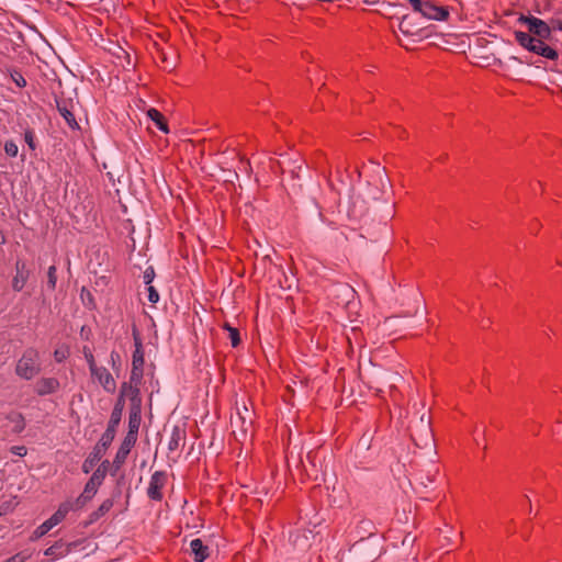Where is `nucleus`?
<instances>
[{
    "mask_svg": "<svg viewBox=\"0 0 562 562\" xmlns=\"http://www.w3.org/2000/svg\"><path fill=\"white\" fill-rule=\"evenodd\" d=\"M111 463L109 460H103L97 470L92 473L91 477L103 483L106 473L110 471Z\"/></svg>",
    "mask_w": 562,
    "mask_h": 562,
    "instance_id": "obj_23",
    "label": "nucleus"
},
{
    "mask_svg": "<svg viewBox=\"0 0 562 562\" xmlns=\"http://www.w3.org/2000/svg\"><path fill=\"white\" fill-rule=\"evenodd\" d=\"M60 387V383L56 378H41L34 385V392L40 396L56 393Z\"/></svg>",
    "mask_w": 562,
    "mask_h": 562,
    "instance_id": "obj_12",
    "label": "nucleus"
},
{
    "mask_svg": "<svg viewBox=\"0 0 562 562\" xmlns=\"http://www.w3.org/2000/svg\"><path fill=\"white\" fill-rule=\"evenodd\" d=\"M411 437L415 445L420 448L431 447L435 443L431 424H417V427L411 430Z\"/></svg>",
    "mask_w": 562,
    "mask_h": 562,
    "instance_id": "obj_6",
    "label": "nucleus"
},
{
    "mask_svg": "<svg viewBox=\"0 0 562 562\" xmlns=\"http://www.w3.org/2000/svg\"><path fill=\"white\" fill-rule=\"evenodd\" d=\"M418 13H420L424 18L437 21H446L450 15L447 7L437 5L435 2L429 0L424 1Z\"/></svg>",
    "mask_w": 562,
    "mask_h": 562,
    "instance_id": "obj_9",
    "label": "nucleus"
},
{
    "mask_svg": "<svg viewBox=\"0 0 562 562\" xmlns=\"http://www.w3.org/2000/svg\"><path fill=\"white\" fill-rule=\"evenodd\" d=\"M190 553L195 562H203L209 557V548L203 544L201 539L196 538L190 541Z\"/></svg>",
    "mask_w": 562,
    "mask_h": 562,
    "instance_id": "obj_16",
    "label": "nucleus"
},
{
    "mask_svg": "<svg viewBox=\"0 0 562 562\" xmlns=\"http://www.w3.org/2000/svg\"><path fill=\"white\" fill-rule=\"evenodd\" d=\"M128 405V422H140L142 416V396L139 387L124 382L120 390V395L111 414L110 422H121L125 404Z\"/></svg>",
    "mask_w": 562,
    "mask_h": 562,
    "instance_id": "obj_1",
    "label": "nucleus"
},
{
    "mask_svg": "<svg viewBox=\"0 0 562 562\" xmlns=\"http://www.w3.org/2000/svg\"><path fill=\"white\" fill-rule=\"evenodd\" d=\"M413 416L412 418L415 419V418H419V422L420 423H424V422H432V419L436 417L432 413H431V409L430 408H426L425 404L424 403H419V408H417V405L414 404L413 405Z\"/></svg>",
    "mask_w": 562,
    "mask_h": 562,
    "instance_id": "obj_20",
    "label": "nucleus"
},
{
    "mask_svg": "<svg viewBox=\"0 0 562 562\" xmlns=\"http://www.w3.org/2000/svg\"><path fill=\"white\" fill-rule=\"evenodd\" d=\"M147 116L156 124L157 128L165 133L169 132L167 119L160 111L155 108H150L147 111Z\"/></svg>",
    "mask_w": 562,
    "mask_h": 562,
    "instance_id": "obj_19",
    "label": "nucleus"
},
{
    "mask_svg": "<svg viewBox=\"0 0 562 562\" xmlns=\"http://www.w3.org/2000/svg\"><path fill=\"white\" fill-rule=\"evenodd\" d=\"M11 79L19 88H24L26 86L24 76L18 70H13L11 72Z\"/></svg>",
    "mask_w": 562,
    "mask_h": 562,
    "instance_id": "obj_33",
    "label": "nucleus"
},
{
    "mask_svg": "<svg viewBox=\"0 0 562 562\" xmlns=\"http://www.w3.org/2000/svg\"><path fill=\"white\" fill-rule=\"evenodd\" d=\"M113 507V501L111 498H106L102 502V504L90 514V521H97L102 516H104L111 508Z\"/></svg>",
    "mask_w": 562,
    "mask_h": 562,
    "instance_id": "obj_22",
    "label": "nucleus"
},
{
    "mask_svg": "<svg viewBox=\"0 0 562 562\" xmlns=\"http://www.w3.org/2000/svg\"><path fill=\"white\" fill-rule=\"evenodd\" d=\"M438 473V470H436L434 473H428L425 477L420 475L418 480V484L423 487H427L428 483L434 482L435 475Z\"/></svg>",
    "mask_w": 562,
    "mask_h": 562,
    "instance_id": "obj_35",
    "label": "nucleus"
},
{
    "mask_svg": "<svg viewBox=\"0 0 562 562\" xmlns=\"http://www.w3.org/2000/svg\"><path fill=\"white\" fill-rule=\"evenodd\" d=\"M24 561H25V557L22 553H16L3 562H24Z\"/></svg>",
    "mask_w": 562,
    "mask_h": 562,
    "instance_id": "obj_41",
    "label": "nucleus"
},
{
    "mask_svg": "<svg viewBox=\"0 0 562 562\" xmlns=\"http://www.w3.org/2000/svg\"><path fill=\"white\" fill-rule=\"evenodd\" d=\"M57 283V269L55 266H50L47 271V288L50 291L56 289Z\"/></svg>",
    "mask_w": 562,
    "mask_h": 562,
    "instance_id": "obj_28",
    "label": "nucleus"
},
{
    "mask_svg": "<svg viewBox=\"0 0 562 562\" xmlns=\"http://www.w3.org/2000/svg\"><path fill=\"white\" fill-rule=\"evenodd\" d=\"M238 425H239V427H240V431H243L244 437H246V431H247V430H244V429H243L244 424H238Z\"/></svg>",
    "mask_w": 562,
    "mask_h": 562,
    "instance_id": "obj_47",
    "label": "nucleus"
},
{
    "mask_svg": "<svg viewBox=\"0 0 562 562\" xmlns=\"http://www.w3.org/2000/svg\"><path fill=\"white\" fill-rule=\"evenodd\" d=\"M550 26H551V30L562 31V20L558 19V18L551 19Z\"/></svg>",
    "mask_w": 562,
    "mask_h": 562,
    "instance_id": "obj_40",
    "label": "nucleus"
},
{
    "mask_svg": "<svg viewBox=\"0 0 562 562\" xmlns=\"http://www.w3.org/2000/svg\"><path fill=\"white\" fill-rule=\"evenodd\" d=\"M125 461H120L119 462V459H117V456H115L114 460H113V463L111 464L110 467V471H111V474L112 475H115L116 472L120 470V468L122 467V464L124 463Z\"/></svg>",
    "mask_w": 562,
    "mask_h": 562,
    "instance_id": "obj_39",
    "label": "nucleus"
},
{
    "mask_svg": "<svg viewBox=\"0 0 562 562\" xmlns=\"http://www.w3.org/2000/svg\"><path fill=\"white\" fill-rule=\"evenodd\" d=\"M15 270H16V274L14 276L13 280H12V288L14 291L16 292H20L27 279H29V270L26 269V263L22 260H18L15 262Z\"/></svg>",
    "mask_w": 562,
    "mask_h": 562,
    "instance_id": "obj_14",
    "label": "nucleus"
},
{
    "mask_svg": "<svg viewBox=\"0 0 562 562\" xmlns=\"http://www.w3.org/2000/svg\"><path fill=\"white\" fill-rule=\"evenodd\" d=\"M546 40L547 38H535V43H532L531 47H529V52L551 60L558 59V52L553 47L546 44Z\"/></svg>",
    "mask_w": 562,
    "mask_h": 562,
    "instance_id": "obj_13",
    "label": "nucleus"
},
{
    "mask_svg": "<svg viewBox=\"0 0 562 562\" xmlns=\"http://www.w3.org/2000/svg\"><path fill=\"white\" fill-rule=\"evenodd\" d=\"M91 376L95 379L109 393H114L116 390V382L110 371L104 367H97L90 371Z\"/></svg>",
    "mask_w": 562,
    "mask_h": 562,
    "instance_id": "obj_10",
    "label": "nucleus"
},
{
    "mask_svg": "<svg viewBox=\"0 0 562 562\" xmlns=\"http://www.w3.org/2000/svg\"><path fill=\"white\" fill-rule=\"evenodd\" d=\"M558 95H562V88L559 89V91L557 92Z\"/></svg>",
    "mask_w": 562,
    "mask_h": 562,
    "instance_id": "obj_48",
    "label": "nucleus"
},
{
    "mask_svg": "<svg viewBox=\"0 0 562 562\" xmlns=\"http://www.w3.org/2000/svg\"><path fill=\"white\" fill-rule=\"evenodd\" d=\"M414 541V538H411L408 535L403 539V544H408Z\"/></svg>",
    "mask_w": 562,
    "mask_h": 562,
    "instance_id": "obj_44",
    "label": "nucleus"
},
{
    "mask_svg": "<svg viewBox=\"0 0 562 562\" xmlns=\"http://www.w3.org/2000/svg\"><path fill=\"white\" fill-rule=\"evenodd\" d=\"M561 391H562V387H561Z\"/></svg>",
    "mask_w": 562,
    "mask_h": 562,
    "instance_id": "obj_50",
    "label": "nucleus"
},
{
    "mask_svg": "<svg viewBox=\"0 0 562 562\" xmlns=\"http://www.w3.org/2000/svg\"><path fill=\"white\" fill-rule=\"evenodd\" d=\"M238 415H239V418L241 422H245L247 419V416L241 415L239 412H238Z\"/></svg>",
    "mask_w": 562,
    "mask_h": 562,
    "instance_id": "obj_46",
    "label": "nucleus"
},
{
    "mask_svg": "<svg viewBox=\"0 0 562 562\" xmlns=\"http://www.w3.org/2000/svg\"><path fill=\"white\" fill-rule=\"evenodd\" d=\"M4 151L9 157H15L19 153L18 145L13 140H7L4 143Z\"/></svg>",
    "mask_w": 562,
    "mask_h": 562,
    "instance_id": "obj_32",
    "label": "nucleus"
},
{
    "mask_svg": "<svg viewBox=\"0 0 562 562\" xmlns=\"http://www.w3.org/2000/svg\"><path fill=\"white\" fill-rule=\"evenodd\" d=\"M70 552L69 544L64 543L61 540L56 541L53 546L48 547L44 554L54 559L63 558Z\"/></svg>",
    "mask_w": 562,
    "mask_h": 562,
    "instance_id": "obj_18",
    "label": "nucleus"
},
{
    "mask_svg": "<svg viewBox=\"0 0 562 562\" xmlns=\"http://www.w3.org/2000/svg\"><path fill=\"white\" fill-rule=\"evenodd\" d=\"M223 329L228 331V337L231 339L232 346L234 348L239 346L241 341L239 330L236 327L231 326L229 323H224Z\"/></svg>",
    "mask_w": 562,
    "mask_h": 562,
    "instance_id": "obj_25",
    "label": "nucleus"
},
{
    "mask_svg": "<svg viewBox=\"0 0 562 562\" xmlns=\"http://www.w3.org/2000/svg\"><path fill=\"white\" fill-rule=\"evenodd\" d=\"M139 425L140 424H128V431L116 452L119 462L126 460L127 456L131 452V449L136 443Z\"/></svg>",
    "mask_w": 562,
    "mask_h": 562,
    "instance_id": "obj_8",
    "label": "nucleus"
},
{
    "mask_svg": "<svg viewBox=\"0 0 562 562\" xmlns=\"http://www.w3.org/2000/svg\"><path fill=\"white\" fill-rule=\"evenodd\" d=\"M10 451L19 457H24L27 453V450L24 446H13Z\"/></svg>",
    "mask_w": 562,
    "mask_h": 562,
    "instance_id": "obj_38",
    "label": "nucleus"
},
{
    "mask_svg": "<svg viewBox=\"0 0 562 562\" xmlns=\"http://www.w3.org/2000/svg\"><path fill=\"white\" fill-rule=\"evenodd\" d=\"M60 521L59 518H56V515L53 514L47 520H45L42 525H40L33 532L32 539H40L45 536L50 529L57 526Z\"/></svg>",
    "mask_w": 562,
    "mask_h": 562,
    "instance_id": "obj_17",
    "label": "nucleus"
},
{
    "mask_svg": "<svg viewBox=\"0 0 562 562\" xmlns=\"http://www.w3.org/2000/svg\"><path fill=\"white\" fill-rule=\"evenodd\" d=\"M186 442V428L184 424L179 425L176 424L171 431V438L168 443V449L170 451L177 450L180 446H183Z\"/></svg>",
    "mask_w": 562,
    "mask_h": 562,
    "instance_id": "obj_15",
    "label": "nucleus"
},
{
    "mask_svg": "<svg viewBox=\"0 0 562 562\" xmlns=\"http://www.w3.org/2000/svg\"><path fill=\"white\" fill-rule=\"evenodd\" d=\"M7 239H5V235L4 233L0 229V245L2 244H5Z\"/></svg>",
    "mask_w": 562,
    "mask_h": 562,
    "instance_id": "obj_45",
    "label": "nucleus"
},
{
    "mask_svg": "<svg viewBox=\"0 0 562 562\" xmlns=\"http://www.w3.org/2000/svg\"><path fill=\"white\" fill-rule=\"evenodd\" d=\"M82 353L88 362L90 371L98 367L94 360V356L88 346H83Z\"/></svg>",
    "mask_w": 562,
    "mask_h": 562,
    "instance_id": "obj_29",
    "label": "nucleus"
},
{
    "mask_svg": "<svg viewBox=\"0 0 562 562\" xmlns=\"http://www.w3.org/2000/svg\"><path fill=\"white\" fill-rule=\"evenodd\" d=\"M56 108L59 114L65 119L67 125L71 130H79L80 126L74 114V102L71 99H66L63 97H56Z\"/></svg>",
    "mask_w": 562,
    "mask_h": 562,
    "instance_id": "obj_7",
    "label": "nucleus"
},
{
    "mask_svg": "<svg viewBox=\"0 0 562 562\" xmlns=\"http://www.w3.org/2000/svg\"><path fill=\"white\" fill-rule=\"evenodd\" d=\"M41 370L42 367L38 350L34 347H27L16 362V375L24 380H32L41 372Z\"/></svg>",
    "mask_w": 562,
    "mask_h": 562,
    "instance_id": "obj_2",
    "label": "nucleus"
},
{
    "mask_svg": "<svg viewBox=\"0 0 562 562\" xmlns=\"http://www.w3.org/2000/svg\"><path fill=\"white\" fill-rule=\"evenodd\" d=\"M158 53H159V58L161 59V63H166L167 61L166 54L160 49L158 50Z\"/></svg>",
    "mask_w": 562,
    "mask_h": 562,
    "instance_id": "obj_43",
    "label": "nucleus"
},
{
    "mask_svg": "<svg viewBox=\"0 0 562 562\" xmlns=\"http://www.w3.org/2000/svg\"><path fill=\"white\" fill-rule=\"evenodd\" d=\"M519 22L528 25V31L536 38H550L551 36V26L547 22L542 21L532 15H524L521 14L518 19Z\"/></svg>",
    "mask_w": 562,
    "mask_h": 562,
    "instance_id": "obj_5",
    "label": "nucleus"
},
{
    "mask_svg": "<svg viewBox=\"0 0 562 562\" xmlns=\"http://www.w3.org/2000/svg\"><path fill=\"white\" fill-rule=\"evenodd\" d=\"M71 510H77L72 499H67L64 503H61L58 507V509L54 513L56 515V518H59L60 521L65 519L67 514Z\"/></svg>",
    "mask_w": 562,
    "mask_h": 562,
    "instance_id": "obj_24",
    "label": "nucleus"
},
{
    "mask_svg": "<svg viewBox=\"0 0 562 562\" xmlns=\"http://www.w3.org/2000/svg\"><path fill=\"white\" fill-rule=\"evenodd\" d=\"M516 42L524 48L529 50V47H531L532 43H535V36L528 31L521 32V31H515L514 33Z\"/></svg>",
    "mask_w": 562,
    "mask_h": 562,
    "instance_id": "obj_21",
    "label": "nucleus"
},
{
    "mask_svg": "<svg viewBox=\"0 0 562 562\" xmlns=\"http://www.w3.org/2000/svg\"><path fill=\"white\" fill-rule=\"evenodd\" d=\"M409 414H411L409 412H406L404 415L402 408L395 407L394 412H392V411L390 412V420L392 422L393 419L401 420L403 418H408Z\"/></svg>",
    "mask_w": 562,
    "mask_h": 562,
    "instance_id": "obj_34",
    "label": "nucleus"
},
{
    "mask_svg": "<svg viewBox=\"0 0 562 562\" xmlns=\"http://www.w3.org/2000/svg\"><path fill=\"white\" fill-rule=\"evenodd\" d=\"M133 339H134V346L135 350L132 356V370H131V376L130 382L127 384H132L136 387L142 382L143 374H144V349H143V342L139 335V331L136 327L133 328Z\"/></svg>",
    "mask_w": 562,
    "mask_h": 562,
    "instance_id": "obj_4",
    "label": "nucleus"
},
{
    "mask_svg": "<svg viewBox=\"0 0 562 562\" xmlns=\"http://www.w3.org/2000/svg\"><path fill=\"white\" fill-rule=\"evenodd\" d=\"M115 359H120V355L116 351L111 352V360L113 364L115 363Z\"/></svg>",
    "mask_w": 562,
    "mask_h": 562,
    "instance_id": "obj_42",
    "label": "nucleus"
},
{
    "mask_svg": "<svg viewBox=\"0 0 562 562\" xmlns=\"http://www.w3.org/2000/svg\"><path fill=\"white\" fill-rule=\"evenodd\" d=\"M22 427H19L18 429H15V432H21L22 431Z\"/></svg>",
    "mask_w": 562,
    "mask_h": 562,
    "instance_id": "obj_49",
    "label": "nucleus"
},
{
    "mask_svg": "<svg viewBox=\"0 0 562 562\" xmlns=\"http://www.w3.org/2000/svg\"><path fill=\"white\" fill-rule=\"evenodd\" d=\"M147 291H148V301L153 304H156L159 301L158 291L150 284L148 285Z\"/></svg>",
    "mask_w": 562,
    "mask_h": 562,
    "instance_id": "obj_36",
    "label": "nucleus"
},
{
    "mask_svg": "<svg viewBox=\"0 0 562 562\" xmlns=\"http://www.w3.org/2000/svg\"><path fill=\"white\" fill-rule=\"evenodd\" d=\"M166 484V473L162 471H156L149 481V485L147 488V495L150 499L161 501L162 493L161 490Z\"/></svg>",
    "mask_w": 562,
    "mask_h": 562,
    "instance_id": "obj_11",
    "label": "nucleus"
},
{
    "mask_svg": "<svg viewBox=\"0 0 562 562\" xmlns=\"http://www.w3.org/2000/svg\"><path fill=\"white\" fill-rule=\"evenodd\" d=\"M115 425L110 424L106 430L101 436L100 440L93 447V450L89 453L87 459L82 463L83 473H89L92 471L94 465L102 459L106 449L111 446L114 437H115Z\"/></svg>",
    "mask_w": 562,
    "mask_h": 562,
    "instance_id": "obj_3",
    "label": "nucleus"
},
{
    "mask_svg": "<svg viewBox=\"0 0 562 562\" xmlns=\"http://www.w3.org/2000/svg\"><path fill=\"white\" fill-rule=\"evenodd\" d=\"M91 499L92 498L89 495L82 492L77 498L72 499V502L76 509L78 510L85 507L87 503L90 502Z\"/></svg>",
    "mask_w": 562,
    "mask_h": 562,
    "instance_id": "obj_31",
    "label": "nucleus"
},
{
    "mask_svg": "<svg viewBox=\"0 0 562 562\" xmlns=\"http://www.w3.org/2000/svg\"><path fill=\"white\" fill-rule=\"evenodd\" d=\"M70 356V348L68 345H60L54 351V359L57 363H61Z\"/></svg>",
    "mask_w": 562,
    "mask_h": 562,
    "instance_id": "obj_26",
    "label": "nucleus"
},
{
    "mask_svg": "<svg viewBox=\"0 0 562 562\" xmlns=\"http://www.w3.org/2000/svg\"><path fill=\"white\" fill-rule=\"evenodd\" d=\"M102 483L94 480L93 477H90L88 480V482L86 483L85 485V488H83V493H86L87 495H89L91 498L94 497V495L97 494L98 492V488L99 486L101 485Z\"/></svg>",
    "mask_w": 562,
    "mask_h": 562,
    "instance_id": "obj_27",
    "label": "nucleus"
},
{
    "mask_svg": "<svg viewBox=\"0 0 562 562\" xmlns=\"http://www.w3.org/2000/svg\"><path fill=\"white\" fill-rule=\"evenodd\" d=\"M24 140L25 143L27 144L29 148L31 150H35L36 149V142H35V134H34V131L31 130V128H27L25 130L24 132Z\"/></svg>",
    "mask_w": 562,
    "mask_h": 562,
    "instance_id": "obj_30",
    "label": "nucleus"
},
{
    "mask_svg": "<svg viewBox=\"0 0 562 562\" xmlns=\"http://www.w3.org/2000/svg\"><path fill=\"white\" fill-rule=\"evenodd\" d=\"M155 278V270L153 267H148L145 271H144V282L145 284L149 285L153 280Z\"/></svg>",
    "mask_w": 562,
    "mask_h": 562,
    "instance_id": "obj_37",
    "label": "nucleus"
}]
</instances>
